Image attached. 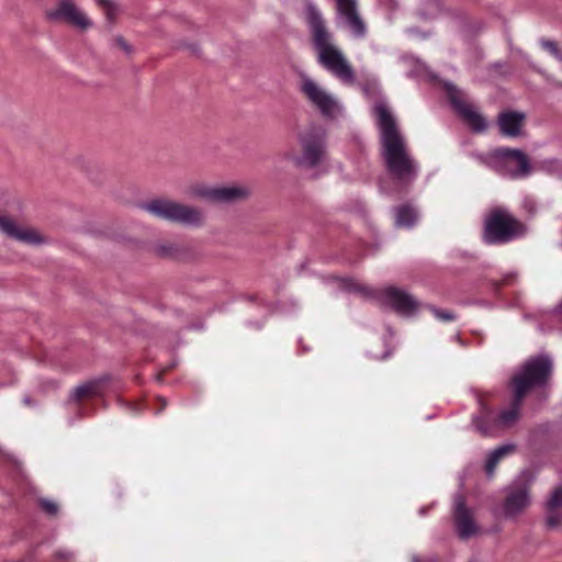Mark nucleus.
<instances>
[{
    "instance_id": "obj_1",
    "label": "nucleus",
    "mask_w": 562,
    "mask_h": 562,
    "mask_svg": "<svg viewBox=\"0 0 562 562\" xmlns=\"http://www.w3.org/2000/svg\"><path fill=\"white\" fill-rule=\"evenodd\" d=\"M552 360L548 355L529 359L513 378L514 400L510 407L497 416L480 398L479 414L473 417V425L484 436H493L499 428L514 425L519 417V409L526 393L544 385L552 373Z\"/></svg>"
},
{
    "instance_id": "obj_2",
    "label": "nucleus",
    "mask_w": 562,
    "mask_h": 562,
    "mask_svg": "<svg viewBox=\"0 0 562 562\" xmlns=\"http://www.w3.org/2000/svg\"><path fill=\"white\" fill-rule=\"evenodd\" d=\"M303 19L308 27L310 40L317 63L344 83L356 81L355 70L336 42L327 21L313 0H302Z\"/></svg>"
},
{
    "instance_id": "obj_3",
    "label": "nucleus",
    "mask_w": 562,
    "mask_h": 562,
    "mask_svg": "<svg viewBox=\"0 0 562 562\" xmlns=\"http://www.w3.org/2000/svg\"><path fill=\"white\" fill-rule=\"evenodd\" d=\"M373 112L380 131L385 166L394 181L401 187H406L417 178L419 166L411 155L407 142L386 103L376 102Z\"/></svg>"
},
{
    "instance_id": "obj_4",
    "label": "nucleus",
    "mask_w": 562,
    "mask_h": 562,
    "mask_svg": "<svg viewBox=\"0 0 562 562\" xmlns=\"http://www.w3.org/2000/svg\"><path fill=\"white\" fill-rule=\"evenodd\" d=\"M142 209L159 220L186 227L200 228L205 224V214L200 207L167 198L150 200Z\"/></svg>"
},
{
    "instance_id": "obj_5",
    "label": "nucleus",
    "mask_w": 562,
    "mask_h": 562,
    "mask_svg": "<svg viewBox=\"0 0 562 562\" xmlns=\"http://www.w3.org/2000/svg\"><path fill=\"white\" fill-rule=\"evenodd\" d=\"M525 232V225L505 207L492 209L484 218L483 240L488 245L510 243Z\"/></svg>"
},
{
    "instance_id": "obj_6",
    "label": "nucleus",
    "mask_w": 562,
    "mask_h": 562,
    "mask_svg": "<svg viewBox=\"0 0 562 562\" xmlns=\"http://www.w3.org/2000/svg\"><path fill=\"white\" fill-rule=\"evenodd\" d=\"M474 158L481 165L510 179L525 178L531 170L528 156L520 149L498 148L487 154H475Z\"/></svg>"
},
{
    "instance_id": "obj_7",
    "label": "nucleus",
    "mask_w": 562,
    "mask_h": 562,
    "mask_svg": "<svg viewBox=\"0 0 562 562\" xmlns=\"http://www.w3.org/2000/svg\"><path fill=\"white\" fill-rule=\"evenodd\" d=\"M300 90L323 116L335 117L340 114L341 105L338 99L307 75L301 76Z\"/></svg>"
},
{
    "instance_id": "obj_8",
    "label": "nucleus",
    "mask_w": 562,
    "mask_h": 562,
    "mask_svg": "<svg viewBox=\"0 0 562 562\" xmlns=\"http://www.w3.org/2000/svg\"><path fill=\"white\" fill-rule=\"evenodd\" d=\"M337 27L345 30L351 37L363 40L367 36L368 27L358 10L357 0H336Z\"/></svg>"
},
{
    "instance_id": "obj_9",
    "label": "nucleus",
    "mask_w": 562,
    "mask_h": 562,
    "mask_svg": "<svg viewBox=\"0 0 562 562\" xmlns=\"http://www.w3.org/2000/svg\"><path fill=\"white\" fill-rule=\"evenodd\" d=\"M46 18L52 22H64L78 30L92 27L93 22L75 2V0H57L56 4L46 11Z\"/></svg>"
},
{
    "instance_id": "obj_10",
    "label": "nucleus",
    "mask_w": 562,
    "mask_h": 562,
    "mask_svg": "<svg viewBox=\"0 0 562 562\" xmlns=\"http://www.w3.org/2000/svg\"><path fill=\"white\" fill-rule=\"evenodd\" d=\"M325 131L322 127H311L300 137L303 155L299 164L315 167L325 155Z\"/></svg>"
},
{
    "instance_id": "obj_11",
    "label": "nucleus",
    "mask_w": 562,
    "mask_h": 562,
    "mask_svg": "<svg viewBox=\"0 0 562 562\" xmlns=\"http://www.w3.org/2000/svg\"><path fill=\"white\" fill-rule=\"evenodd\" d=\"M447 92L450 98V102L459 113V115L463 119V121L472 128L474 132H484L487 127L485 119L476 111L474 105L470 103L463 95L461 91H459L454 86L447 85Z\"/></svg>"
},
{
    "instance_id": "obj_12",
    "label": "nucleus",
    "mask_w": 562,
    "mask_h": 562,
    "mask_svg": "<svg viewBox=\"0 0 562 562\" xmlns=\"http://www.w3.org/2000/svg\"><path fill=\"white\" fill-rule=\"evenodd\" d=\"M453 520L457 533L462 539H468L479 531L474 513L465 505L464 497L461 494L454 496Z\"/></svg>"
},
{
    "instance_id": "obj_13",
    "label": "nucleus",
    "mask_w": 562,
    "mask_h": 562,
    "mask_svg": "<svg viewBox=\"0 0 562 562\" xmlns=\"http://www.w3.org/2000/svg\"><path fill=\"white\" fill-rule=\"evenodd\" d=\"M0 232L12 239L29 245H40L45 241V238L35 228L21 227L13 218L4 215H0Z\"/></svg>"
},
{
    "instance_id": "obj_14",
    "label": "nucleus",
    "mask_w": 562,
    "mask_h": 562,
    "mask_svg": "<svg viewBox=\"0 0 562 562\" xmlns=\"http://www.w3.org/2000/svg\"><path fill=\"white\" fill-rule=\"evenodd\" d=\"M529 490L526 485L510 486L503 504V512L506 518H516L521 515L530 505Z\"/></svg>"
},
{
    "instance_id": "obj_15",
    "label": "nucleus",
    "mask_w": 562,
    "mask_h": 562,
    "mask_svg": "<svg viewBox=\"0 0 562 562\" xmlns=\"http://www.w3.org/2000/svg\"><path fill=\"white\" fill-rule=\"evenodd\" d=\"M384 301L397 313L411 315L417 310V301L397 288H387L383 291Z\"/></svg>"
},
{
    "instance_id": "obj_16",
    "label": "nucleus",
    "mask_w": 562,
    "mask_h": 562,
    "mask_svg": "<svg viewBox=\"0 0 562 562\" xmlns=\"http://www.w3.org/2000/svg\"><path fill=\"white\" fill-rule=\"evenodd\" d=\"M251 194V189L245 184H223L215 186L214 203H236L247 200Z\"/></svg>"
},
{
    "instance_id": "obj_17",
    "label": "nucleus",
    "mask_w": 562,
    "mask_h": 562,
    "mask_svg": "<svg viewBox=\"0 0 562 562\" xmlns=\"http://www.w3.org/2000/svg\"><path fill=\"white\" fill-rule=\"evenodd\" d=\"M526 115L518 111H505L498 115V126L503 135L517 137L521 134Z\"/></svg>"
},
{
    "instance_id": "obj_18",
    "label": "nucleus",
    "mask_w": 562,
    "mask_h": 562,
    "mask_svg": "<svg viewBox=\"0 0 562 562\" xmlns=\"http://www.w3.org/2000/svg\"><path fill=\"white\" fill-rule=\"evenodd\" d=\"M154 251L159 257L176 260H183L191 256L190 247L180 241H159L155 244Z\"/></svg>"
},
{
    "instance_id": "obj_19",
    "label": "nucleus",
    "mask_w": 562,
    "mask_h": 562,
    "mask_svg": "<svg viewBox=\"0 0 562 562\" xmlns=\"http://www.w3.org/2000/svg\"><path fill=\"white\" fill-rule=\"evenodd\" d=\"M109 380V375H101L97 379L89 380L74 389L71 398L74 401H81L87 397L99 396L102 394L103 389L108 384Z\"/></svg>"
},
{
    "instance_id": "obj_20",
    "label": "nucleus",
    "mask_w": 562,
    "mask_h": 562,
    "mask_svg": "<svg viewBox=\"0 0 562 562\" xmlns=\"http://www.w3.org/2000/svg\"><path fill=\"white\" fill-rule=\"evenodd\" d=\"M418 220L417 211L409 205L395 209V225L398 227H412Z\"/></svg>"
},
{
    "instance_id": "obj_21",
    "label": "nucleus",
    "mask_w": 562,
    "mask_h": 562,
    "mask_svg": "<svg viewBox=\"0 0 562 562\" xmlns=\"http://www.w3.org/2000/svg\"><path fill=\"white\" fill-rule=\"evenodd\" d=\"M514 450V446L505 445L493 450L486 460L485 471L488 477H492L497 463Z\"/></svg>"
},
{
    "instance_id": "obj_22",
    "label": "nucleus",
    "mask_w": 562,
    "mask_h": 562,
    "mask_svg": "<svg viewBox=\"0 0 562 562\" xmlns=\"http://www.w3.org/2000/svg\"><path fill=\"white\" fill-rule=\"evenodd\" d=\"M215 186H206L203 183H194L187 190V194L192 199H203L210 202L214 201Z\"/></svg>"
},
{
    "instance_id": "obj_23",
    "label": "nucleus",
    "mask_w": 562,
    "mask_h": 562,
    "mask_svg": "<svg viewBox=\"0 0 562 562\" xmlns=\"http://www.w3.org/2000/svg\"><path fill=\"white\" fill-rule=\"evenodd\" d=\"M544 524L549 530H555L562 527V508L546 505Z\"/></svg>"
},
{
    "instance_id": "obj_24",
    "label": "nucleus",
    "mask_w": 562,
    "mask_h": 562,
    "mask_svg": "<svg viewBox=\"0 0 562 562\" xmlns=\"http://www.w3.org/2000/svg\"><path fill=\"white\" fill-rule=\"evenodd\" d=\"M539 45L543 50L548 52L552 57L562 63V48L557 42L548 38H540Z\"/></svg>"
},
{
    "instance_id": "obj_25",
    "label": "nucleus",
    "mask_w": 562,
    "mask_h": 562,
    "mask_svg": "<svg viewBox=\"0 0 562 562\" xmlns=\"http://www.w3.org/2000/svg\"><path fill=\"white\" fill-rule=\"evenodd\" d=\"M547 506L562 508V486L557 487L546 503Z\"/></svg>"
},
{
    "instance_id": "obj_26",
    "label": "nucleus",
    "mask_w": 562,
    "mask_h": 562,
    "mask_svg": "<svg viewBox=\"0 0 562 562\" xmlns=\"http://www.w3.org/2000/svg\"><path fill=\"white\" fill-rule=\"evenodd\" d=\"M431 312L436 318L442 322H451L456 319V316L449 311H440L438 308L431 307Z\"/></svg>"
},
{
    "instance_id": "obj_27",
    "label": "nucleus",
    "mask_w": 562,
    "mask_h": 562,
    "mask_svg": "<svg viewBox=\"0 0 562 562\" xmlns=\"http://www.w3.org/2000/svg\"><path fill=\"white\" fill-rule=\"evenodd\" d=\"M113 45L128 55L133 52L132 46L120 35L113 38Z\"/></svg>"
},
{
    "instance_id": "obj_28",
    "label": "nucleus",
    "mask_w": 562,
    "mask_h": 562,
    "mask_svg": "<svg viewBox=\"0 0 562 562\" xmlns=\"http://www.w3.org/2000/svg\"><path fill=\"white\" fill-rule=\"evenodd\" d=\"M41 507L49 515H56L58 512V505L49 499H41Z\"/></svg>"
},
{
    "instance_id": "obj_29",
    "label": "nucleus",
    "mask_w": 562,
    "mask_h": 562,
    "mask_svg": "<svg viewBox=\"0 0 562 562\" xmlns=\"http://www.w3.org/2000/svg\"><path fill=\"white\" fill-rule=\"evenodd\" d=\"M550 171L554 173L557 177H562V161L558 159H553L549 161Z\"/></svg>"
},
{
    "instance_id": "obj_30",
    "label": "nucleus",
    "mask_w": 562,
    "mask_h": 562,
    "mask_svg": "<svg viewBox=\"0 0 562 562\" xmlns=\"http://www.w3.org/2000/svg\"><path fill=\"white\" fill-rule=\"evenodd\" d=\"M103 11L105 13L106 19L110 22H113L115 20V18H116V14H117V11H119V7L114 2L112 5H110L109 8L104 9Z\"/></svg>"
},
{
    "instance_id": "obj_31",
    "label": "nucleus",
    "mask_w": 562,
    "mask_h": 562,
    "mask_svg": "<svg viewBox=\"0 0 562 562\" xmlns=\"http://www.w3.org/2000/svg\"><path fill=\"white\" fill-rule=\"evenodd\" d=\"M342 286L347 291H353V292H361V291H363V288L360 284H358L355 281H352V280L342 281Z\"/></svg>"
},
{
    "instance_id": "obj_32",
    "label": "nucleus",
    "mask_w": 562,
    "mask_h": 562,
    "mask_svg": "<svg viewBox=\"0 0 562 562\" xmlns=\"http://www.w3.org/2000/svg\"><path fill=\"white\" fill-rule=\"evenodd\" d=\"M517 279V276L516 273L512 272V273H508L506 276H504V278L502 279V281L499 283L496 284V286L498 288L499 285H509V284H513Z\"/></svg>"
},
{
    "instance_id": "obj_33",
    "label": "nucleus",
    "mask_w": 562,
    "mask_h": 562,
    "mask_svg": "<svg viewBox=\"0 0 562 562\" xmlns=\"http://www.w3.org/2000/svg\"><path fill=\"white\" fill-rule=\"evenodd\" d=\"M72 553L67 551V550H59L57 551L56 553V558L59 559V560H66V561H70L71 558H72Z\"/></svg>"
},
{
    "instance_id": "obj_34",
    "label": "nucleus",
    "mask_w": 562,
    "mask_h": 562,
    "mask_svg": "<svg viewBox=\"0 0 562 562\" xmlns=\"http://www.w3.org/2000/svg\"><path fill=\"white\" fill-rule=\"evenodd\" d=\"M99 7L103 10L112 5L114 2L112 0H94Z\"/></svg>"
},
{
    "instance_id": "obj_35",
    "label": "nucleus",
    "mask_w": 562,
    "mask_h": 562,
    "mask_svg": "<svg viewBox=\"0 0 562 562\" xmlns=\"http://www.w3.org/2000/svg\"><path fill=\"white\" fill-rule=\"evenodd\" d=\"M513 53L522 58L526 61H529V56L520 48H514Z\"/></svg>"
},
{
    "instance_id": "obj_36",
    "label": "nucleus",
    "mask_w": 562,
    "mask_h": 562,
    "mask_svg": "<svg viewBox=\"0 0 562 562\" xmlns=\"http://www.w3.org/2000/svg\"><path fill=\"white\" fill-rule=\"evenodd\" d=\"M557 313L558 315H560V317L562 318V300H561V303L558 305L557 307Z\"/></svg>"
},
{
    "instance_id": "obj_37",
    "label": "nucleus",
    "mask_w": 562,
    "mask_h": 562,
    "mask_svg": "<svg viewBox=\"0 0 562 562\" xmlns=\"http://www.w3.org/2000/svg\"><path fill=\"white\" fill-rule=\"evenodd\" d=\"M161 401V407L156 412V414L160 413L167 405V402L165 400H160Z\"/></svg>"
},
{
    "instance_id": "obj_38",
    "label": "nucleus",
    "mask_w": 562,
    "mask_h": 562,
    "mask_svg": "<svg viewBox=\"0 0 562 562\" xmlns=\"http://www.w3.org/2000/svg\"><path fill=\"white\" fill-rule=\"evenodd\" d=\"M23 401H24L25 404H30V398L29 397H25Z\"/></svg>"
},
{
    "instance_id": "obj_39",
    "label": "nucleus",
    "mask_w": 562,
    "mask_h": 562,
    "mask_svg": "<svg viewBox=\"0 0 562 562\" xmlns=\"http://www.w3.org/2000/svg\"><path fill=\"white\" fill-rule=\"evenodd\" d=\"M501 66H502V64H499V63H496V64L494 65V67H501Z\"/></svg>"
},
{
    "instance_id": "obj_40",
    "label": "nucleus",
    "mask_w": 562,
    "mask_h": 562,
    "mask_svg": "<svg viewBox=\"0 0 562 562\" xmlns=\"http://www.w3.org/2000/svg\"><path fill=\"white\" fill-rule=\"evenodd\" d=\"M559 86H561V87H562V83H559Z\"/></svg>"
}]
</instances>
